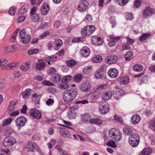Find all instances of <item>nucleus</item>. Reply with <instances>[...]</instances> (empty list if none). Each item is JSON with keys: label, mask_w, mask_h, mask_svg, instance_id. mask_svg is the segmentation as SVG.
<instances>
[{"label": "nucleus", "mask_w": 155, "mask_h": 155, "mask_svg": "<svg viewBox=\"0 0 155 155\" xmlns=\"http://www.w3.org/2000/svg\"><path fill=\"white\" fill-rule=\"evenodd\" d=\"M93 44L95 45H100L103 44V40L100 37L97 36L94 37L91 40Z\"/></svg>", "instance_id": "obj_16"}, {"label": "nucleus", "mask_w": 155, "mask_h": 155, "mask_svg": "<svg viewBox=\"0 0 155 155\" xmlns=\"http://www.w3.org/2000/svg\"><path fill=\"white\" fill-rule=\"evenodd\" d=\"M124 94V92L123 90L121 89H119L118 91H115L113 94L114 98L117 100L120 98V97L123 95Z\"/></svg>", "instance_id": "obj_22"}, {"label": "nucleus", "mask_w": 155, "mask_h": 155, "mask_svg": "<svg viewBox=\"0 0 155 155\" xmlns=\"http://www.w3.org/2000/svg\"><path fill=\"white\" fill-rule=\"evenodd\" d=\"M29 65L28 63H24L21 65L20 69L22 71H25L29 69Z\"/></svg>", "instance_id": "obj_46"}, {"label": "nucleus", "mask_w": 155, "mask_h": 155, "mask_svg": "<svg viewBox=\"0 0 155 155\" xmlns=\"http://www.w3.org/2000/svg\"><path fill=\"white\" fill-rule=\"evenodd\" d=\"M89 3L86 0H81L79 2L77 7V10L81 12L85 11L88 8Z\"/></svg>", "instance_id": "obj_5"}, {"label": "nucleus", "mask_w": 155, "mask_h": 155, "mask_svg": "<svg viewBox=\"0 0 155 155\" xmlns=\"http://www.w3.org/2000/svg\"><path fill=\"white\" fill-rule=\"evenodd\" d=\"M123 132L124 134L128 135H130L132 134V129L130 127H125L123 129Z\"/></svg>", "instance_id": "obj_35"}, {"label": "nucleus", "mask_w": 155, "mask_h": 155, "mask_svg": "<svg viewBox=\"0 0 155 155\" xmlns=\"http://www.w3.org/2000/svg\"><path fill=\"white\" fill-rule=\"evenodd\" d=\"M72 77L71 75L66 76L63 77L61 79V82H69L72 79Z\"/></svg>", "instance_id": "obj_52"}, {"label": "nucleus", "mask_w": 155, "mask_h": 155, "mask_svg": "<svg viewBox=\"0 0 155 155\" xmlns=\"http://www.w3.org/2000/svg\"><path fill=\"white\" fill-rule=\"evenodd\" d=\"M38 63L36 64L35 68L37 70L41 71L44 69L46 67L44 60L39 59L38 60Z\"/></svg>", "instance_id": "obj_13"}, {"label": "nucleus", "mask_w": 155, "mask_h": 155, "mask_svg": "<svg viewBox=\"0 0 155 155\" xmlns=\"http://www.w3.org/2000/svg\"><path fill=\"white\" fill-rule=\"evenodd\" d=\"M19 35L21 39L25 37L30 35L28 33L25 31V29H22L19 32Z\"/></svg>", "instance_id": "obj_40"}, {"label": "nucleus", "mask_w": 155, "mask_h": 155, "mask_svg": "<svg viewBox=\"0 0 155 155\" xmlns=\"http://www.w3.org/2000/svg\"><path fill=\"white\" fill-rule=\"evenodd\" d=\"M26 147L28 149H30V151L32 153L34 152V150L33 149H31V148L38 151L40 149L39 146L35 143L32 142H29L26 145Z\"/></svg>", "instance_id": "obj_11"}, {"label": "nucleus", "mask_w": 155, "mask_h": 155, "mask_svg": "<svg viewBox=\"0 0 155 155\" xmlns=\"http://www.w3.org/2000/svg\"><path fill=\"white\" fill-rule=\"evenodd\" d=\"M74 109L73 107H71L69 109L68 113V117L69 119L74 118L76 116V114Z\"/></svg>", "instance_id": "obj_17"}, {"label": "nucleus", "mask_w": 155, "mask_h": 155, "mask_svg": "<svg viewBox=\"0 0 155 155\" xmlns=\"http://www.w3.org/2000/svg\"><path fill=\"white\" fill-rule=\"evenodd\" d=\"M19 30V29H16L12 34V36L11 37L10 39V42H13L16 40V36Z\"/></svg>", "instance_id": "obj_47"}, {"label": "nucleus", "mask_w": 155, "mask_h": 155, "mask_svg": "<svg viewBox=\"0 0 155 155\" xmlns=\"http://www.w3.org/2000/svg\"><path fill=\"white\" fill-rule=\"evenodd\" d=\"M61 78L59 74H56L51 77V79L53 82L55 83H57L61 80Z\"/></svg>", "instance_id": "obj_32"}, {"label": "nucleus", "mask_w": 155, "mask_h": 155, "mask_svg": "<svg viewBox=\"0 0 155 155\" xmlns=\"http://www.w3.org/2000/svg\"><path fill=\"white\" fill-rule=\"evenodd\" d=\"M31 90L30 89H26L22 93V97L25 100H27L29 98V96L31 94Z\"/></svg>", "instance_id": "obj_23"}, {"label": "nucleus", "mask_w": 155, "mask_h": 155, "mask_svg": "<svg viewBox=\"0 0 155 155\" xmlns=\"http://www.w3.org/2000/svg\"><path fill=\"white\" fill-rule=\"evenodd\" d=\"M77 62L73 59L67 60L66 61V64L68 67H74L76 64Z\"/></svg>", "instance_id": "obj_36"}, {"label": "nucleus", "mask_w": 155, "mask_h": 155, "mask_svg": "<svg viewBox=\"0 0 155 155\" xmlns=\"http://www.w3.org/2000/svg\"><path fill=\"white\" fill-rule=\"evenodd\" d=\"M104 76V74L97 71L94 75L95 78L97 79L102 78Z\"/></svg>", "instance_id": "obj_50"}, {"label": "nucleus", "mask_w": 155, "mask_h": 155, "mask_svg": "<svg viewBox=\"0 0 155 155\" xmlns=\"http://www.w3.org/2000/svg\"><path fill=\"white\" fill-rule=\"evenodd\" d=\"M9 113H10L9 114V116L10 117H14L17 116L20 113L19 110H17L15 111H14H14H11Z\"/></svg>", "instance_id": "obj_59"}, {"label": "nucleus", "mask_w": 155, "mask_h": 155, "mask_svg": "<svg viewBox=\"0 0 155 155\" xmlns=\"http://www.w3.org/2000/svg\"><path fill=\"white\" fill-rule=\"evenodd\" d=\"M100 92L99 91L93 92L92 95V99L94 100H96L100 97Z\"/></svg>", "instance_id": "obj_41"}, {"label": "nucleus", "mask_w": 155, "mask_h": 155, "mask_svg": "<svg viewBox=\"0 0 155 155\" xmlns=\"http://www.w3.org/2000/svg\"><path fill=\"white\" fill-rule=\"evenodd\" d=\"M129 78L128 76H124L120 78L118 80V82L120 84H126L129 82Z\"/></svg>", "instance_id": "obj_25"}, {"label": "nucleus", "mask_w": 155, "mask_h": 155, "mask_svg": "<svg viewBox=\"0 0 155 155\" xmlns=\"http://www.w3.org/2000/svg\"><path fill=\"white\" fill-rule=\"evenodd\" d=\"M90 50L87 46H84L81 50V54L83 57H87L89 55Z\"/></svg>", "instance_id": "obj_18"}, {"label": "nucleus", "mask_w": 155, "mask_h": 155, "mask_svg": "<svg viewBox=\"0 0 155 155\" xmlns=\"http://www.w3.org/2000/svg\"><path fill=\"white\" fill-rule=\"evenodd\" d=\"M31 40L30 35L25 37L21 39V41L24 44H27Z\"/></svg>", "instance_id": "obj_49"}, {"label": "nucleus", "mask_w": 155, "mask_h": 155, "mask_svg": "<svg viewBox=\"0 0 155 155\" xmlns=\"http://www.w3.org/2000/svg\"><path fill=\"white\" fill-rule=\"evenodd\" d=\"M27 122V119L23 116H21L17 117L15 120V123L17 128L20 129L23 127Z\"/></svg>", "instance_id": "obj_4"}, {"label": "nucleus", "mask_w": 155, "mask_h": 155, "mask_svg": "<svg viewBox=\"0 0 155 155\" xmlns=\"http://www.w3.org/2000/svg\"><path fill=\"white\" fill-rule=\"evenodd\" d=\"M83 38H74L72 40V41L73 42H82L84 41Z\"/></svg>", "instance_id": "obj_60"}, {"label": "nucleus", "mask_w": 155, "mask_h": 155, "mask_svg": "<svg viewBox=\"0 0 155 155\" xmlns=\"http://www.w3.org/2000/svg\"><path fill=\"white\" fill-rule=\"evenodd\" d=\"M126 18L127 20H131L133 18V16L131 13L127 12L126 14Z\"/></svg>", "instance_id": "obj_63"}, {"label": "nucleus", "mask_w": 155, "mask_h": 155, "mask_svg": "<svg viewBox=\"0 0 155 155\" xmlns=\"http://www.w3.org/2000/svg\"><path fill=\"white\" fill-rule=\"evenodd\" d=\"M15 12V8L14 6H12L8 10L9 14L11 15H14Z\"/></svg>", "instance_id": "obj_61"}, {"label": "nucleus", "mask_w": 155, "mask_h": 155, "mask_svg": "<svg viewBox=\"0 0 155 155\" xmlns=\"http://www.w3.org/2000/svg\"><path fill=\"white\" fill-rule=\"evenodd\" d=\"M77 95L78 92L75 89L67 90L63 93V99L65 102H71L75 99Z\"/></svg>", "instance_id": "obj_1"}, {"label": "nucleus", "mask_w": 155, "mask_h": 155, "mask_svg": "<svg viewBox=\"0 0 155 155\" xmlns=\"http://www.w3.org/2000/svg\"><path fill=\"white\" fill-rule=\"evenodd\" d=\"M93 71V67L92 66H85L83 70V72L84 74H91Z\"/></svg>", "instance_id": "obj_28"}, {"label": "nucleus", "mask_w": 155, "mask_h": 155, "mask_svg": "<svg viewBox=\"0 0 155 155\" xmlns=\"http://www.w3.org/2000/svg\"><path fill=\"white\" fill-rule=\"evenodd\" d=\"M130 48L128 44L124 43L122 45V49L123 50H130Z\"/></svg>", "instance_id": "obj_62"}, {"label": "nucleus", "mask_w": 155, "mask_h": 155, "mask_svg": "<svg viewBox=\"0 0 155 155\" xmlns=\"http://www.w3.org/2000/svg\"><path fill=\"white\" fill-rule=\"evenodd\" d=\"M99 109L101 113L105 114L109 111V105L108 104H100L99 105Z\"/></svg>", "instance_id": "obj_12"}, {"label": "nucleus", "mask_w": 155, "mask_h": 155, "mask_svg": "<svg viewBox=\"0 0 155 155\" xmlns=\"http://www.w3.org/2000/svg\"><path fill=\"white\" fill-rule=\"evenodd\" d=\"M133 70L136 71H140L143 69V66L139 64H135L133 67Z\"/></svg>", "instance_id": "obj_42"}, {"label": "nucleus", "mask_w": 155, "mask_h": 155, "mask_svg": "<svg viewBox=\"0 0 155 155\" xmlns=\"http://www.w3.org/2000/svg\"><path fill=\"white\" fill-rule=\"evenodd\" d=\"M112 95V93L111 91H107L103 94L102 99L104 101H107L111 97Z\"/></svg>", "instance_id": "obj_27"}, {"label": "nucleus", "mask_w": 155, "mask_h": 155, "mask_svg": "<svg viewBox=\"0 0 155 155\" xmlns=\"http://www.w3.org/2000/svg\"><path fill=\"white\" fill-rule=\"evenodd\" d=\"M30 115L36 119H39L41 117V113L36 109H33L29 111Z\"/></svg>", "instance_id": "obj_7"}, {"label": "nucleus", "mask_w": 155, "mask_h": 155, "mask_svg": "<svg viewBox=\"0 0 155 155\" xmlns=\"http://www.w3.org/2000/svg\"><path fill=\"white\" fill-rule=\"evenodd\" d=\"M117 57L114 54H110L107 56L105 59L107 63L112 64L116 63L117 61Z\"/></svg>", "instance_id": "obj_9"}, {"label": "nucleus", "mask_w": 155, "mask_h": 155, "mask_svg": "<svg viewBox=\"0 0 155 155\" xmlns=\"http://www.w3.org/2000/svg\"><path fill=\"white\" fill-rule=\"evenodd\" d=\"M129 143L130 144L132 147H136L139 144L140 141H136L135 139H129Z\"/></svg>", "instance_id": "obj_37"}, {"label": "nucleus", "mask_w": 155, "mask_h": 155, "mask_svg": "<svg viewBox=\"0 0 155 155\" xmlns=\"http://www.w3.org/2000/svg\"><path fill=\"white\" fill-rule=\"evenodd\" d=\"M82 78V76L79 74H77L74 76L73 80L77 82H80Z\"/></svg>", "instance_id": "obj_51"}, {"label": "nucleus", "mask_w": 155, "mask_h": 155, "mask_svg": "<svg viewBox=\"0 0 155 155\" xmlns=\"http://www.w3.org/2000/svg\"><path fill=\"white\" fill-rule=\"evenodd\" d=\"M6 86L5 81L3 79H0V90H3Z\"/></svg>", "instance_id": "obj_48"}, {"label": "nucleus", "mask_w": 155, "mask_h": 155, "mask_svg": "<svg viewBox=\"0 0 155 155\" xmlns=\"http://www.w3.org/2000/svg\"><path fill=\"white\" fill-rule=\"evenodd\" d=\"M31 15V19L35 22L38 21L40 19V16L37 14H33Z\"/></svg>", "instance_id": "obj_45"}, {"label": "nucleus", "mask_w": 155, "mask_h": 155, "mask_svg": "<svg viewBox=\"0 0 155 155\" xmlns=\"http://www.w3.org/2000/svg\"><path fill=\"white\" fill-rule=\"evenodd\" d=\"M141 3V1L140 0H136L134 3L133 8H136L139 7Z\"/></svg>", "instance_id": "obj_55"}, {"label": "nucleus", "mask_w": 155, "mask_h": 155, "mask_svg": "<svg viewBox=\"0 0 155 155\" xmlns=\"http://www.w3.org/2000/svg\"><path fill=\"white\" fill-rule=\"evenodd\" d=\"M152 152V150L149 148H144L140 153L139 155H149Z\"/></svg>", "instance_id": "obj_30"}, {"label": "nucleus", "mask_w": 155, "mask_h": 155, "mask_svg": "<svg viewBox=\"0 0 155 155\" xmlns=\"http://www.w3.org/2000/svg\"><path fill=\"white\" fill-rule=\"evenodd\" d=\"M124 57L126 61H130L133 58V52L131 51H128L125 54Z\"/></svg>", "instance_id": "obj_33"}, {"label": "nucleus", "mask_w": 155, "mask_h": 155, "mask_svg": "<svg viewBox=\"0 0 155 155\" xmlns=\"http://www.w3.org/2000/svg\"><path fill=\"white\" fill-rule=\"evenodd\" d=\"M108 75L111 78H116L118 74V72L117 69L115 68H112L108 71Z\"/></svg>", "instance_id": "obj_14"}, {"label": "nucleus", "mask_w": 155, "mask_h": 155, "mask_svg": "<svg viewBox=\"0 0 155 155\" xmlns=\"http://www.w3.org/2000/svg\"><path fill=\"white\" fill-rule=\"evenodd\" d=\"M62 84L60 85V88L62 89H66L68 88L69 86L68 83L65 82H62Z\"/></svg>", "instance_id": "obj_53"}, {"label": "nucleus", "mask_w": 155, "mask_h": 155, "mask_svg": "<svg viewBox=\"0 0 155 155\" xmlns=\"http://www.w3.org/2000/svg\"><path fill=\"white\" fill-rule=\"evenodd\" d=\"M91 86L90 84L88 82H83L80 85L79 88L80 90L84 92L89 91L91 89Z\"/></svg>", "instance_id": "obj_10"}, {"label": "nucleus", "mask_w": 155, "mask_h": 155, "mask_svg": "<svg viewBox=\"0 0 155 155\" xmlns=\"http://www.w3.org/2000/svg\"><path fill=\"white\" fill-rule=\"evenodd\" d=\"M12 121V117H9L7 119H6L3 121L2 124V127H6L10 125Z\"/></svg>", "instance_id": "obj_31"}, {"label": "nucleus", "mask_w": 155, "mask_h": 155, "mask_svg": "<svg viewBox=\"0 0 155 155\" xmlns=\"http://www.w3.org/2000/svg\"><path fill=\"white\" fill-rule=\"evenodd\" d=\"M150 127L153 130H155V119L151 121L149 123Z\"/></svg>", "instance_id": "obj_58"}, {"label": "nucleus", "mask_w": 155, "mask_h": 155, "mask_svg": "<svg viewBox=\"0 0 155 155\" xmlns=\"http://www.w3.org/2000/svg\"><path fill=\"white\" fill-rule=\"evenodd\" d=\"M18 103L17 101L16 100L10 101L8 107V111L9 112L12 111L16 108V106Z\"/></svg>", "instance_id": "obj_19"}, {"label": "nucleus", "mask_w": 155, "mask_h": 155, "mask_svg": "<svg viewBox=\"0 0 155 155\" xmlns=\"http://www.w3.org/2000/svg\"><path fill=\"white\" fill-rule=\"evenodd\" d=\"M107 145L108 146L114 148L116 147V145L115 143L112 141H108L107 143Z\"/></svg>", "instance_id": "obj_56"}, {"label": "nucleus", "mask_w": 155, "mask_h": 155, "mask_svg": "<svg viewBox=\"0 0 155 155\" xmlns=\"http://www.w3.org/2000/svg\"><path fill=\"white\" fill-rule=\"evenodd\" d=\"M129 139H135L136 141H140L139 136L137 134H134L129 137Z\"/></svg>", "instance_id": "obj_54"}, {"label": "nucleus", "mask_w": 155, "mask_h": 155, "mask_svg": "<svg viewBox=\"0 0 155 155\" xmlns=\"http://www.w3.org/2000/svg\"><path fill=\"white\" fill-rule=\"evenodd\" d=\"M49 10V5L47 3H44L41 8V12L43 15L48 14Z\"/></svg>", "instance_id": "obj_15"}, {"label": "nucleus", "mask_w": 155, "mask_h": 155, "mask_svg": "<svg viewBox=\"0 0 155 155\" xmlns=\"http://www.w3.org/2000/svg\"><path fill=\"white\" fill-rule=\"evenodd\" d=\"M109 135L112 139L116 141H119L122 137V134L117 129H112L109 132Z\"/></svg>", "instance_id": "obj_2"}, {"label": "nucleus", "mask_w": 155, "mask_h": 155, "mask_svg": "<svg viewBox=\"0 0 155 155\" xmlns=\"http://www.w3.org/2000/svg\"><path fill=\"white\" fill-rule=\"evenodd\" d=\"M55 69L53 67H51L49 68L48 70V74L50 75H52L53 73L56 72Z\"/></svg>", "instance_id": "obj_64"}, {"label": "nucleus", "mask_w": 155, "mask_h": 155, "mask_svg": "<svg viewBox=\"0 0 155 155\" xmlns=\"http://www.w3.org/2000/svg\"><path fill=\"white\" fill-rule=\"evenodd\" d=\"M60 134L63 137H68L71 136L70 132L67 129L64 128H61L59 131Z\"/></svg>", "instance_id": "obj_21"}, {"label": "nucleus", "mask_w": 155, "mask_h": 155, "mask_svg": "<svg viewBox=\"0 0 155 155\" xmlns=\"http://www.w3.org/2000/svg\"><path fill=\"white\" fill-rule=\"evenodd\" d=\"M29 5L28 4H25L19 10V13L23 14L27 12L29 8Z\"/></svg>", "instance_id": "obj_26"}, {"label": "nucleus", "mask_w": 155, "mask_h": 155, "mask_svg": "<svg viewBox=\"0 0 155 155\" xmlns=\"http://www.w3.org/2000/svg\"><path fill=\"white\" fill-rule=\"evenodd\" d=\"M16 142V140L15 138L12 137L10 138L6 137L3 142V145L5 147H9L12 146Z\"/></svg>", "instance_id": "obj_6"}, {"label": "nucleus", "mask_w": 155, "mask_h": 155, "mask_svg": "<svg viewBox=\"0 0 155 155\" xmlns=\"http://www.w3.org/2000/svg\"><path fill=\"white\" fill-rule=\"evenodd\" d=\"M39 50L38 49H34L29 50L27 53L28 55H31L33 54H35L38 53Z\"/></svg>", "instance_id": "obj_57"}, {"label": "nucleus", "mask_w": 155, "mask_h": 155, "mask_svg": "<svg viewBox=\"0 0 155 155\" xmlns=\"http://www.w3.org/2000/svg\"><path fill=\"white\" fill-rule=\"evenodd\" d=\"M118 5L121 6H124L128 2V0H114Z\"/></svg>", "instance_id": "obj_39"}, {"label": "nucleus", "mask_w": 155, "mask_h": 155, "mask_svg": "<svg viewBox=\"0 0 155 155\" xmlns=\"http://www.w3.org/2000/svg\"><path fill=\"white\" fill-rule=\"evenodd\" d=\"M151 35L149 33H143L141 36L140 40L141 42H143L150 36Z\"/></svg>", "instance_id": "obj_38"}, {"label": "nucleus", "mask_w": 155, "mask_h": 155, "mask_svg": "<svg viewBox=\"0 0 155 155\" xmlns=\"http://www.w3.org/2000/svg\"><path fill=\"white\" fill-rule=\"evenodd\" d=\"M102 60V57L100 56H96L92 59V61L94 63H99Z\"/></svg>", "instance_id": "obj_43"}, {"label": "nucleus", "mask_w": 155, "mask_h": 155, "mask_svg": "<svg viewBox=\"0 0 155 155\" xmlns=\"http://www.w3.org/2000/svg\"><path fill=\"white\" fill-rule=\"evenodd\" d=\"M55 42L56 46H57V48H55V50H58V47H61L62 46L63 42L61 39H55Z\"/></svg>", "instance_id": "obj_44"}, {"label": "nucleus", "mask_w": 155, "mask_h": 155, "mask_svg": "<svg viewBox=\"0 0 155 155\" xmlns=\"http://www.w3.org/2000/svg\"><path fill=\"white\" fill-rule=\"evenodd\" d=\"M95 28L92 25L87 26L83 28L81 31V34L83 35H89L95 31Z\"/></svg>", "instance_id": "obj_3"}, {"label": "nucleus", "mask_w": 155, "mask_h": 155, "mask_svg": "<svg viewBox=\"0 0 155 155\" xmlns=\"http://www.w3.org/2000/svg\"><path fill=\"white\" fill-rule=\"evenodd\" d=\"M91 118V115L87 113H84L82 114L81 116V120L84 123L89 122Z\"/></svg>", "instance_id": "obj_20"}, {"label": "nucleus", "mask_w": 155, "mask_h": 155, "mask_svg": "<svg viewBox=\"0 0 155 155\" xmlns=\"http://www.w3.org/2000/svg\"><path fill=\"white\" fill-rule=\"evenodd\" d=\"M140 120V117L138 114H135L133 115L131 118L132 123L134 124H138Z\"/></svg>", "instance_id": "obj_24"}, {"label": "nucleus", "mask_w": 155, "mask_h": 155, "mask_svg": "<svg viewBox=\"0 0 155 155\" xmlns=\"http://www.w3.org/2000/svg\"><path fill=\"white\" fill-rule=\"evenodd\" d=\"M120 38V37L119 36L110 38V41L109 42L108 45L110 47L114 46L115 45V41H117Z\"/></svg>", "instance_id": "obj_29"}, {"label": "nucleus", "mask_w": 155, "mask_h": 155, "mask_svg": "<svg viewBox=\"0 0 155 155\" xmlns=\"http://www.w3.org/2000/svg\"><path fill=\"white\" fill-rule=\"evenodd\" d=\"M16 46L12 45L5 48V51L6 53L10 52L18 49V48H15Z\"/></svg>", "instance_id": "obj_34"}, {"label": "nucleus", "mask_w": 155, "mask_h": 155, "mask_svg": "<svg viewBox=\"0 0 155 155\" xmlns=\"http://www.w3.org/2000/svg\"><path fill=\"white\" fill-rule=\"evenodd\" d=\"M153 14V9H152L150 7H147L145 8L143 13V16L147 18L151 16Z\"/></svg>", "instance_id": "obj_8"}]
</instances>
